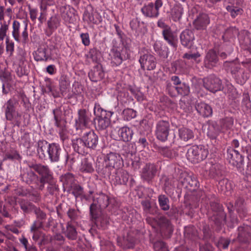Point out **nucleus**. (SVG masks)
<instances>
[{"label":"nucleus","instance_id":"obj_40","mask_svg":"<svg viewBox=\"0 0 251 251\" xmlns=\"http://www.w3.org/2000/svg\"><path fill=\"white\" fill-rule=\"evenodd\" d=\"M143 207V213L144 215H155L157 211V207L155 204H152L149 200H143L141 202Z\"/></svg>","mask_w":251,"mask_h":251},{"label":"nucleus","instance_id":"obj_48","mask_svg":"<svg viewBox=\"0 0 251 251\" xmlns=\"http://www.w3.org/2000/svg\"><path fill=\"white\" fill-rule=\"evenodd\" d=\"M94 219L95 224L99 229L105 230L108 228L109 221V218L107 215L102 214Z\"/></svg>","mask_w":251,"mask_h":251},{"label":"nucleus","instance_id":"obj_54","mask_svg":"<svg viewBox=\"0 0 251 251\" xmlns=\"http://www.w3.org/2000/svg\"><path fill=\"white\" fill-rule=\"evenodd\" d=\"M117 99L124 106L128 105L133 101L128 93L126 91H121L117 96Z\"/></svg>","mask_w":251,"mask_h":251},{"label":"nucleus","instance_id":"obj_51","mask_svg":"<svg viewBox=\"0 0 251 251\" xmlns=\"http://www.w3.org/2000/svg\"><path fill=\"white\" fill-rule=\"evenodd\" d=\"M178 132L179 138L184 141H187L193 139L194 137L193 131L186 127L180 128Z\"/></svg>","mask_w":251,"mask_h":251},{"label":"nucleus","instance_id":"obj_1","mask_svg":"<svg viewBox=\"0 0 251 251\" xmlns=\"http://www.w3.org/2000/svg\"><path fill=\"white\" fill-rule=\"evenodd\" d=\"M27 166L32 170L22 174L21 177L23 182L31 187L42 191L46 183H50L51 180H54L53 172L48 165L29 162Z\"/></svg>","mask_w":251,"mask_h":251},{"label":"nucleus","instance_id":"obj_35","mask_svg":"<svg viewBox=\"0 0 251 251\" xmlns=\"http://www.w3.org/2000/svg\"><path fill=\"white\" fill-rule=\"evenodd\" d=\"M171 19L175 22H180L183 14V8L180 3H176L171 9Z\"/></svg>","mask_w":251,"mask_h":251},{"label":"nucleus","instance_id":"obj_18","mask_svg":"<svg viewBox=\"0 0 251 251\" xmlns=\"http://www.w3.org/2000/svg\"><path fill=\"white\" fill-rule=\"evenodd\" d=\"M139 61L143 70L145 69L149 71L153 70L155 68L157 63L155 57L149 53L141 55Z\"/></svg>","mask_w":251,"mask_h":251},{"label":"nucleus","instance_id":"obj_49","mask_svg":"<svg viewBox=\"0 0 251 251\" xmlns=\"http://www.w3.org/2000/svg\"><path fill=\"white\" fill-rule=\"evenodd\" d=\"M8 202L9 204L3 205L1 210H0V214H1L4 218L12 219L13 218V215L11 213V210L18 212V208L15 207L14 205L12 206L11 205H12V203L9 201Z\"/></svg>","mask_w":251,"mask_h":251},{"label":"nucleus","instance_id":"obj_31","mask_svg":"<svg viewBox=\"0 0 251 251\" xmlns=\"http://www.w3.org/2000/svg\"><path fill=\"white\" fill-rule=\"evenodd\" d=\"M158 201L161 209L164 211L170 210V211L167 212V214L170 217H173L176 212L174 209H170L169 198L165 195H160L158 197Z\"/></svg>","mask_w":251,"mask_h":251},{"label":"nucleus","instance_id":"obj_64","mask_svg":"<svg viewBox=\"0 0 251 251\" xmlns=\"http://www.w3.org/2000/svg\"><path fill=\"white\" fill-rule=\"evenodd\" d=\"M137 112L131 108L125 109L122 112L123 117L124 120L130 121L136 117Z\"/></svg>","mask_w":251,"mask_h":251},{"label":"nucleus","instance_id":"obj_23","mask_svg":"<svg viewBox=\"0 0 251 251\" xmlns=\"http://www.w3.org/2000/svg\"><path fill=\"white\" fill-rule=\"evenodd\" d=\"M60 12L63 19L70 24H74L76 20L75 9L70 6H62Z\"/></svg>","mask_w":251,"mask_h":251},{"label":"nucleus","instance_id":"obj_29","mask_svg":"<svg viewBox=\"0 0 251 251\" xmlns=\"http://www.w3.org/2000/svg\"><path fill=\"white\" fill-rule=\"evenodd\" d=\"M60 181L62 183L64 191L71 192V187L76 181L75 176L71 173H66L60 176Z\"/></svg>","mask_w":251,"mask_h":251},{"label":"nucleus","instance_id":"obj_12","mask_svg":"<svg viewBox=\"0 0 251 251\" xmlns=\"http://www.w3.org/2000/svg\"><path fill=\"white\" fill-rule=\"evenodd\" d=\"M49 150L47 151V156L52 163L58 162L60 158L63 157L65 150L62 149L59 144L52 143L49 144Z\"/></svg>","mask_w":251,"mask_h":251},{"label":"nucleus","instance_id":"obj_52","mask_svg":"<svg viewBox=\"0 0 251 251\" xmlns=\"http://www.w3.org/2000/svg\"><path fill=\"white\" fill-rule=\"evenodd\" d=\"M59 84L61 95L64 96L66 94L67 90L70 85V82L68 77L66 75H61L59 79Z\"/></svg>","mask_w":251,"mask_h":251},{"label":"nucleus","instance_id":"obj_39","mask_svg":"<svg viewBox=\"0 0 251 251\" xmlns=\"http://www.w3.org/2000/svg\"><path fill=\"white\" fill-rule=\"evenodd\" d=\"M184 185L191 191L196 190L199 186V182L194 175H187L182 181Z\"/></svg>","mask_w":251,"mask_h":251},{"label":"nucleus","instance_id":"obj_8","mask_svg":"<svg viewBox=\"0 0 251 251\" xmlns=\"http://www.w3.org/2000/svg\"><path fill=\"white\" fill-rule=\"evenodd\" d=\"M170 130V124L168 120H160L155 126V134L158 140L165 142L168 140Z\"/></svg>","mask_w":251,"mask_h":251},{"label":"nucleus","instance_id":"obj_16","mask_svg":"<svg viewBox=\"0 0 251 251\" xmlns=\"http://www.w3.org/2000/svg\"><path fill=\"white\" fill-rule=\"evenodd\" d=\"M203 63L204 67L209 69H212L218 66L219 58L216 50L214 49H210L206 53Z\"/></svg>","mask_w":251,"mask_h":251},{"label":"nucleus","instance_id":"obj_10","mask_svg":"<svg viewBox=\"0 0 251 251\" xmlns=\"http://www.w3.org/2000/svg\"><path fill=\"white\" fill-rule=\"evenodd\" d=\"M157 220V227L159 228L162 236L164 239L170 238L174 231L170 221L164 216H158Z\"/></svg>","mask_w":251,"mask_h":251},{"label":"nucleus","instance_id":"obj_24","mask_svg":"<svg viewBox=\"0 0 251 251\" xmlns=\"http://www.w3.org/2000/svg\"><path fill=\"white\" fill-rule=\"evenodd\" d=\"M209 23L210 18L208 15L203 13H200L197 15L193 22L194 28L198 30L206 29Z\"/></svg>","mask_w":251,"mask_h":251},{"label":"nucleus","instance_id":"obj_30","mask_svg":"<svg viewBox=\"0 0 251 251\" xmlns=\"http://www.w3.org/2000/svg\"><path fill=\"white\" fill-rule=\"evenodd\" d=\"M89 77L91 81L97 82L101 80L104 76L102 65L100 63L97 64L88 74Z\"/></svg>","mask_w":251,"mask_h":251},{"label":"nucleus","instance_id":"obj_45","mask_svg":"<svg viewBox=\"0 0 251 251\" xmlns=\"http://www.w3.org/2000/svg\"><path fill=\"white\" fill-rule=\"evenodd\" d=\"M133 134V130L127 126L122 127L118 130L120 139L125 142L130 141L132 138Z\"/></svg>","mask_w":251,"mask_h":251},{"label":"nucleus","instance_id":"obj_53","mask_svg":"<svg viewBox=\"0 0 251 251\" xmlns=\"http://www.w3.org/2000/svg\"><path fill=\"white\" fill-rule=\"evenodd\" d=\"M115 170L113 168L106 165L105 166L101 169L99 168L97 170V172L100 176L110 180L111 176L112 175V174H113Z\"/></svg>","mask_w":251,"mask_h":251},{"label":"nucleus","instance_id":"obj_9","mask_svg":"<svg viewBox=\"0 0 251 251\" xmlns=\"http://www.w3.org/2000/svg\"><path fill=\"white\" fill-rule=\"evenodd\" d=\"M53 114V119L54 121V126L59 129V134L61 140L64 141L66 138V135L64 133L66 130V122L62 118V111L61 107H58L52 111Z\"/></svg>","mask_w":251,"mask_h":251},{"label":"nucleus","instance_id":"obj_13","mask_svg":"<svg viewBox=\"0 0 251 251\" xmlns=\"http://www.w3.org/2000/svg\"><path fill=\"white\" fill-rule=\"evenodd\" d=\"M157 166L154 163H147L142 168L141 177L149 184L152 182L157 173Z\"/></svg>","mask_w":251,"mask_h":251},{"label":"nucleus","instance_id":"obj_34","mask_svg":"<svg viewBox=\"0 0 251 251\" xmlns=\"http://www.w3.org/2000/svg\"><path fill=\"white\" fill-rule=\"evenodd\" d=\"M197 111L202 117H209L212 115L213 110L211 106L204 102L197 103L195 105Z\"/></svg>","mask_w":251,"mask_h":251},{"label":"nucleus","instance_id":"obj_43","mask_svg":"<svg viewBox=\"0 0 251 251\" xmlns=\"http://www.w3.org/2000/svg\"><path fill=\"white\" fill-rule=\"evenodd\" d=\"M235 208L240 217H245L248 213L247 209L245 204V200L243 197H239L235 202Z\"/></svg>","mask_w":251,"mask_h":251},{"label":"nucleus","instance_id":"obj_27","mask_svg":"<svg viewBox=\"0 0 251 251\" xmlns=\"http://www.w3.org/2000/svg\"><path fill=\"white\" fill-rule=\"evenodd\" d=\"M238 241L243 243L248 244L251 243V227L248 225H244L238 228Z\"/></svg>","mask_w":251,"mask_h":251},{"label":"nucleus","instance_id":"obj_50","mask_svg":"<svg viewBox=\"0 0 251 251\" xmlns=\"http://www.w3.org/2000/svg\"><path fill=\"white\" fill-rule=\"evenodd\" d=\"M93 160L91 158H84L81 161L80 170L82 173H91L94 171Z\"/></svg>","mask_w":251,"mask_h":251},{"label":"nucleus","instance_id":"obj_4","mask_svg":"<svg viewBox=\"0 0 251 251\" xmlns=\"http://www.w3.org/2000/svg\"><path fill=\"white\" fill-rule=\"evenodd\" d=\"M18 100L15 98L8 100L4 105V112L7 120L14 121L15 125L19 126L21 124V114L16 110Z\"/></svg>","mask_w":251,"mask_h":251},{"label":"nucleus","instance_id":"obj_32","mask_svg":"<svg viewBox=\"0 0 251 251\" xmlns=\"http://www.w3.org/2000/svg\"><path fill=\"white\" fill-rule=\"evenodd\" d=\"M207 136L211 139H216L221 131V128L216 121L209 120L206 123Z\"/></svg>","mask_w":251,"mask_h":251},{"label":"nucleus","instance_id":"obj_7","mask_svg":"<svg viewBox=\"0 0 251 251\" xmlns=\"http://www.w3.org/2000/svg\"><path fill=\"white\" fill-rule=\"evenodd\" d=\"M238 34V39L241 44L244 46L245 49L248 50L251 53V39L250 37V32L246 30H241L240 32L236 28H229L226 30L224 36H230V34Z\"/></svg>","mask_w":251,"mask_h":251},{"label":"nucleus","instance_id":"obj_11","mask_svg":"<svg viewBox=\"0 0 251 251\" xmlns=\"http://www.w3.org/2000/svg\"><path fill=\"white\" fill-rule=\"evenodd\" d=\"M78 117L75 120V127L76 130L82 127H88L92 123V115L88 110L80 109L77 112Z\"/></svg>","mask_w":251,"mask_h":251},{"label":"nucleus","instance_id":"obj_15","mask_svg":"<svg viewBox=\"0 0 251 251\" xmlns=\"http://www.w3.org/2000/svg\"><path fill=\"white\" fill-rule=\"evenodd\" d=\"M87 149L96 150L98 146L99 136L93 130L84 132L82 135Z\"/></svg>","mask_w":251,"mask_h":251},{"label":"nucleus","instance_id":"obj_38","mask_svg":"<svg viewBox=\"0 0 251 251\" xmlns=\"http://www.w3.org/2000/svg\"><path fill=\"white\" fill-rule=\"evenodd\" d=\"M49 144L44 140H40L38 141L37 152L40 159H45L47 156V151L50 146Z\"/></svg>","mask_w":251,"mask_h":251},{"label":"nucleus","instance_id":"obj_36","mask_svg":"<svg viewBox=\"0 0 251 251\" xmlns=\"http://www.w3.org/2000/svg\"><path fill=\"white\" fill-rule=\"evenodd\" d=\"M72 146L75 151L79 154H83L87 149L84 140L81 135L79 138L72 140Z\"/></svg>","mask_w":251,"mask_h":251},{"label":"nucleus","instance_id":"obj_19","mask_svg":"<svg viewBox=\"0 0 251 251\" xmlns=\"http://www.w3.org/2000/svg\"><path fill=\"white\" fill-rule=\"evenodd\" d=\"M136 242L135 233L133 231H129L126 235L122 238H117L118 245L124 249L133 248Z\"/></svg>","mask_w":251,"mask_h":251},{"label":"nucleus","instance_id":"obj_17","mask_svg":"<svg viewBox=\"0 0 251 251\" xmlns=\"http://www.w3.org/2000/svg\"><path fill=\"white\" fill-rule=\"evenodd\" d=\"M129 175L126 171L120 169L115 170L111 176L110 182L115 186L118 185H126L128 181Z\"/></svg>","mask_w":251,"mask_h":251},{"label":"nucleus","instance_id":"obj_44","mask_svg":"<svg viewBox=\"0 0 251 251\" xmlns=\"http://www.w3.org/2000/svg\"><path fill=\"white\" fill-rule=\"evenodd\" d=\"M142 13L147 17L149 18H157L159 15V12L155 11L154 4L150 2L148 4L145 5L141 8Z\"/></svg>","mask_w":251,"mask_h":251},{"label":"nucleus","instance_id":"obj_41","mask_svg":"<svg viewBox=\"0 0 251 251\" xmlns=\"http://www.w3.org/2000/svg\"><path fill=\"white\" fill-rule=\"evenodd\" d=\"M162 33L164 39L167 41L170 46L174 48H176L177 43L176 36L172 31L171 27L166 30H163Z\"/></svg>","mask_w":251,"mask_h":251},{"label":"nucleus","instance_id":"obj_6","mask_svg":"<svg viewBox=\"0 0 251 251\" xmlns=\"http://www.w3.org/2000/svg\"><path fill=\"white\" fill-rule=\"evenodd\" d=\"M93 201L102 208L108 207V210L114 212L118 208V203L114 199L102 192L97 193L93 197Z\"/></svg>","mask_w":251,"mask_h":251},{"label":"nucleus","instance_id":"obj_57","mask_svg":"<svg viewBox=\"0 0 251 251\" xmlns=\"http://www.w3.org/2000/svg\"><path fill=\"white\" fill-rule=\"evenodd\" d=\"M60 20L57 15L51 16L47 22L48 27L51 31H54L60 25Z\"/></svg>","mask_w":251,"mask_h":251},{"label":"nucleus","instance_id":"obj_21","mask_svg":"<svg viewBox=\"0 0 251 251\" xmlns=\"http://www.w3.org/2000/svg\"><path fill=\"white\" fill-rule=\"evenodd\" d=\"M181 44L185 48L191 49L194 45L195 35L193 31L190 29H185L179 35Z\"/></svg>","mask_w":251,"mask_h":251},{"label":"nucleus","instance_id":"obj_62","mask_svg":"<svg viewBox=\"0 0 251 251\" xmlns=\"http://www.w3.org/2000/svg\"><path fill=\"white\" fill-rule=\"evenodd\" d=\"M190 93V87L185 83H182L177 86V94L182 96H188Z\"/></svg>","mask_w":251,"mask_h":251},{"label":"nucleus","instance_id":"obj_14","mask_svg":"<svg viewBox=\"0 0 251 251\" xmlns=\"http://www.w3.org/2000/svg\"><path fill=\"white\" fill-rule=\"evenodd\" d=\"M226 158L229 164L237 168H241L244 162L243 155L231 148L227 149Z\"/></svg>","mask_w":251,"mask_h":251},{"label":"nucleus","instance_id":"obj_33","mask_svg":"<svg viewBox=\"0 0 251 251\" xmlns=\"http://www.w3.org/2000/svg\"><path fill=\"white\" fill-rule=\"evenodd\" d=\"M249 145L246 140L241 138L238 139H233L231 143L232 149L241 154H244L246 152Z\"/></svg>","mask_w":251,"mask_h":251},{"label":"nucleus","instance_id":"obj_58","mask_svg":"<svg viewBox=\"0 0 251 251\" xmlns=\"http://www.w3.org/2000/svg\"><path fill=\"white\" fill-rule=\"evenodd\" d=\"M218 187L224 193L230 192L232 189L231 182L226 178H223L219 180Z\"/></svg>","mask_w":251,"mask_h":251},{"label":"nucleus","instance_id":"obj_47","mask_svg":"<svg viewBox=\"0 0 251 251\" xmlns=\"http://www.w3.org/2000/svg\"><path fill=\"white\" fill-rule=\"evenodd\" d=\"M230 5L226 7L227 11L230 13L231 16L234 18L238 15L242 13V9L238 7L237 5V0H228Z\"/></svg>","mask_w":251,"mask_h":251},{"label":"nucleus","instance_id":"obj_28","mask_svg":"<svg viewBox=\"0 0 251 251\" xmlns=\"http://www.w3.org/2000/svg\"><path fill=\"white\" fill-rule=\"evenodd\" d=\"M51 59V52L47 46H41L35 51L34 59L37 61L47 62Z\"/></svg>","mask_w":251,"mask_h":251},{"label":"nucleus","instance_id":"obj_56","mask_svg":"<svg viewBox=\"0 0 251 251\" xmlns=\"http://www.w3.org/2000/svg\"><path fill=\"white\" fill-rule=\"evenodd\" d=\"M198 146H193L190 147L186 153V157L188 160L193 163H198L197 160Z\"/></svg>","mask_w":251,"mask_h":251},{"label":"nucleus","instance_id":"obj_59","mask_svg":"<svg viewBox=\"0 0 251 251\" xmlns=\"http://www.w3.org/2000/svg\"><path fill=\"white\" fill-rule=\"evenodd\" d=\"M85 56L87 59H90L93 62L97 63L100 58V52L97 48H93L89 50Z\"/></svg>","mask_w":251,"mask_h":251},{"label":"nucleus","instance_id":"obj_5","mask_svg":"<svg viewBox=\"0 0 251 251\" xmlns=\"http://www.w3.org/2000/svg\"><path fill=\"white\" fill-rule=\"evenodd\" d=\"M94 113L98 122L97 127L99 130L106 129L110 125V118L114 114L110 111L102 108L99 103H96L94 108Z\"/></svg>","mask_w":251,"mask_h":251},{"label":"nucleus","instance_id":"obj_63","mask_svg":"<svg viewBox=\"0 0 251 251\" xmlns=\"http://www.w3.org/2000/svg\"><path fill=\"white\" fill-rule=\"evenodd\" d=\"M197 150V160H198L199 163L207 157L208 154V151L202 145L198 146Z\"/></svg>","mask_w":251,"mask_h":251},{"label":"nucleus","instance_id":"obj_25","mask_svg":"<svg viewBox=\"0 0 251 251\" xmlns=\"http://www.w3.org/2000/svg\"><path fill=\"white\" fill-rule=\"evenodd\" d=\"M209 220L213 223L215 230L219 232L226 224V214L225 212L214 213L209 217Z\"/></svg>","mask_w":251,"mask_h":251},{"label":"nucleus","instance_id":"obj_22","mask_svg":"<svg viewBox=\"0 0 251 251\" xmlns=\"http://www.w3.org/2000/svg\"><path fill=\"white\" fill-rule=\"evenodd\" d=\"M205 175L210 178H215L222 175L220 165L212 162L206 163L203 168Z\"/></svg>","mask_w":251,"mask_h":251},{"label":"nucleus","instance_id":"obj_2","mask_svg":"<svg viewBox=\"0 0 251 251\" xmlns=\"http://www.w3.org/2000/svg\"><path fill=\"white\" fill-rule=\"evenodd\" d=\"M204 87L209 91L215 93L217 91H222L224 93L230 92L233 89V85L226 81L224 86L222 80L215 75H211L203 79Z\"/></svg>","mask_w":251,"mask_h":251},{"label":"nucleus","instance_id":"obj_46","mask_svg":"<svg viewBox=\"0 0 251 251\" xmlns=\"http://www.w3.org/2000/svg\"><path fill=\"white\" fill-rule=\"evenodd\" d=\"M184 237L192 241L199 239V232L194 226H189L185 227L184 231Z\"/></svg>","mask_w":251,"mask_h":251},{"label":"nucleus","instance_id":"obj_55","mask_svg":"<svg viewBox=\"0 0 251 251\" xmlns=\"http://www.w3.org/2000/svg\"><path fill=\"white\" fill-rule=\"evenodd\" d=\"M234 119L231 117H226L220 120V128L223 130L230 129L233 125Z\"/></svg>","mask_w":251,"mask_h":251},{"label":"nucleus","instance_id":"obj_20","mask_svg":"<svg viewBox=\"0 0 251 251\" xmlns=\"http://www.w3.org/2000/svg\"><path fill=\"white\" fill-rule=\"evenodd\" d=\"M33 210L36 217V220L32 225V229L37 228H43L44 223L46 220L47 215L39 207L33 206Z\"/></svg>","mask_w":251,"mask_h":251},{"label":"nucleus","instance_id":"obj_60","mask_svg":"<svg viewBox=\"0 0 251 251\" xmlns=\"http://www.w3.org/2000/svg\"><path fill=\"white\" fill-rule=\"evenodd\" d=\"M101 209H102L101 207L93 201L92 203L90 206V214L92 218H96L101 215Z\"/></svg>","mask_w":251,"mask_h":251},{"label":"nucleus","instance_id":"obj_26","mask_svg":"<svg viewBox=\"0 0 251 251\" xmlns=\"http://www.w3.org/2000/svg\"><path fill=\"white\" fill-rule=\"evenodd\" d=\"M104 161L106 165L116 170L121 166L122 158L119 154L111 152L105 157Z\"/></svg>","mask_w":251,"mask_h":251},{"label":"nucleus","instance_id":"obj_37","mask_svg":"<svg viewBox=\"0 0 251 251\" xmlns=\"http://www.w3.org/2000/svg\"><path fill=\"white\" fill-rule=\"evenodd\" d=\"M71 222H68L66 225V230L63 233L65 236L70 240H75L77 238L78 233L76 231L75 225Z\"/></svg>","mask_w":251,"mask_h":251},{"label":"nucleus","instance_id":"obj_42","mask_svg":"<svg viewBox=\"0 0 251 251\" xmlns=\"http://www.w3.org/2000/svg\"><path fill=\"white\" fill-rule=\"evenodd\" d=\"M223 66L227 73H230L232 75H235V76L241 70L240 64L235 61H226L224 63Z\"/></svg>","mask_w":251,"mask_h":251},{"label":"nucleus","instance_id":"obj_61","mask_svg":"<svg viewBox=\"0 0 251 251\" xmlns=\"http://www.w3.org/2000/svg\"><path fill=\"white\" fill-rule=\"evenodd\" d=\"M209 205L210 209L212 211L214 212L215 213L225 212L222 205L220 203L217 199L211 200L209 202Z\"/></svg>","mask_w":251,"mask_h":251},{"label":"nucleus","instance_id":"obj_3","mask_svg":"<svg viewBox=\"0 0 251 251\" xmlns=\"http://www.w3.org/2000/svg\"><path fill=\"white\" fill-rule=\"evenodd\" d=\"M111 64L113 67L119 66L124 61L130 58V48L127 43H123L121 48L113 47L111 50Z\"/></svg>","mask_w":251,"mask_h":251}]
</instances>
